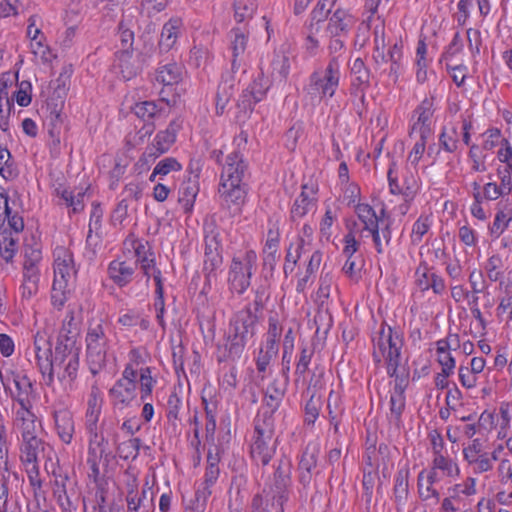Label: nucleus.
Listing matches in <instances>:
<instances>
[{"label":"nucleus","mask_w":512,"mask_h":512,"mask_svg":"<svg viewBox=\"0 0 512 512\" xmlns=\"http://www.w3.org/2000/svg\"><path fill=\"white\" fill-rule=\"evenodd\" d=\"M40 280L39 269H22V283L20 293L23 299H31L38 292Z\"/></svg>","instance_id":"nucleus-38"},{"label":"nucleus","mask_w":512,"mask_h":512,"mask_svg":"<svg viewBox=\"0 0 512 512\" xmlns=\"http://www.w3.org/2000/svg\"><path fill=\"white\" fill-rule=\"evenodd\" d=\"M365 236L373 238L376 249L379 253L383 251L382 243L388 244L391 239L390 226H364Z\"/></svg>","instance_id":"nucleus-53"},{"label":"nucleus","mask_w":512,"mask_h":512,"mask_svg":"<svg viewBox=\"0 0 512 512\" xmlns=\"http://www.w3.org/2000/svg\"><path fill=\"white\" fill-rule=\"evenodd\" d=\"M289 494L277 490L264 489L262 494L253 497L252 512H284V504L288 501Z\"/></svg>","instance_id":"nucleus-19"},{"label":"nucleus","mask_w":512,"mask_h":512,"mask_svg":"<svg viewBox=\"0 0 512 512\" xmlns=\"http://www.w3.org/2000/svg\"><path fill=\"white\" fill-rule=\"evenodd\" d=\"M23 229L24 226H0V255L6 262L14 258Z\"/></svg>","instance_id":"nucleus-22"},{"label":"nucleus","mask_w":512,"mask_h":512,"mask_svg":"<svg viewBox=\"0 0 512 512\" xmlns=\"http://www.w3.org/2000/svg\"><path fill=\"white\" fill-rule=\"evenodd\" d=\"M84 512H121V507L115 503L114 499L109 498L103 488H98L94 499L84 502Z\"/></svg>","instance_id":"nucleus-30"},{"label":"nucleus","mask_w":512,"mask_h":512,"mask_svg":"<svg viewBox=\"0 0 512 512\" xmlns=\"http://www.w3.org/2000/svg\"><path fill=\"white\" fill-rule=\"evenodd\" d=\"M136 271V263L132 259H115L107 268L108 277L119 288H123L132 282Z\"/></svg>","instance_id":"nucleus-20"},{"label":"nucleus","mask_w":512,"mask_h":512,"mask_svg":"<svg viewBox=\"0 0 512 512\" xmlns=\"http://www.w3.org/2000/svg\"><path fill=\"white\" fill-rule=\"evenodd\" d=\"M140 444L139 438H132L120 443L117 449L119 456L125 460L135 459L139 454Z\"/></svg>","instance_id":"nucleus-64"},{"label":"nucleus","mask_w":512,"mask_h":512,"mask_svg":"<svg viewBox=\"0 0 512 512\" xmlns=\"http://www.w3.org/2000/svg\"><path fill=\"white\" fill-rule=\"evenodd\" d=\"M14 384L17 389L16 400L20 407H31L28 397L34 391L32 380L26 374H22L21 376H15Z\"/></svg>","instance_id":"nucleus-46"},{"label":"nucleus","mask_w":512,"mask_h":512,"mask_svg":"<svg viewBox=\"0 0 512 512\" xmlns=\"http://www.w3.org/2000/svg\"><path fill=\"white\" fill-rule=\"evenodd\" d=\"M45 442L39 438L23 439L20 446L21 464H34L39 462V453L44 450Z\"/></svg>","instance_id":"nucleus-35"},{"label":"nucleus","mask_w":512,"mask_h":512,"mask_svg":"<svg viewBox=\"0 0 512 512\" xmlns=\"http://www.w3.org/2000/svg\"><path fill=\"white\" fill-rule=\"evenodd\" d=\"M233 95V85L227 82L222 83L218 87L216 94V113L221 115L224 113L225 108Z\"/></svg>","instance_id":"nucleus-61"},{"label":"nucleus","mask_w":512,"mask_h":512,"mask_svg":"<svg viewBox=\"0 0 512 512\" xmlns=\"http://www.w3.org/2000/svg\"><path fill=\"white\" fill-rule=\"evenodd\" d=\"M259 317L253 313L251 305L233 314L223 345L222 358L236 361L242 356L247 343L256 335Z\"/></svg>","instance_id":"nucleus-1"},{"label":"nucleus","mask_w":512,"mask_h":512,"mask_svg":"<svg viewBox=\"0 0 512 512\" xmlns=\"http://www.w3.org/2000/svg\"><path fill=\"white\" fill-rule=\"evenodd\" d=\"M351 73L353 76L352 85L354 87L361 88L368 85L370 75L362 59L357 58L354 60L351 66Z\"/></svg>","instance_id":"nucleus-58"},{"label":"nucleus","mask_w":512,"mask_h":512,"mask_svg":"<svg viewBox=\"0 0 512 512\" xmlns=\"http://www.w3.org/2000/svg\"><path fill=\"white\" fill-rule=\"evenodd\" d=\"M476 480L472 477L467 478L463 484H455L447 489L451 498L460 500L461 495L471 496L476 493Z\"/></svg>","instance_id":"nucleus-60"},{"label":"nucleus","mask_w":512,"mask_h":512,"mask_svg":"<svg viewBox=\"0 0 512 512\" xmlns=\"http://www.w3.org/2000/svg\"><path fill=\"white\" fill-rule=\"evenodd\" d=\"M127 512H151L154 509V492L144 487L141 493L129 490L126 496Z\"/></svg>","instance_id":"nucleus-25"},{"label":"nucleus","mask_w":512,"mask_h":512,"mask_svg":"<svg viewBox=\"0 0 512 512\" xmlns=\"http://www.w3.org/2000/svg\"><path fill=\"white\" fill-rule=\"evenodd\" d=\"M427 57V45L423 40H419L415 53V74L417 82L424 83L427 80V70L431 63Z\"/></svg>","instance_id":"nucleus-41"},{"label":"nucleus","mask_w":512,"mask_h":512,"mask_svg":"<svg viewBox=\"0 0 512 512\" xmlns=\"http://www.w3.org/2000/svg\"><path fill=\"white\" fill-rule=\"evenodd\" d=\"M30 408L31 407H25L17 411L22 440L37 437L35 415L31 412Z\"/></svg>","instance_id":"nucleus-44"},{"label":"nucleus","mask_w":512,"mask_h":512,"mask_svg":"<svg viewBox=\"0 0 512 512\" xmlns=\"http://www.w3.org/2000/svg\"><path fill=\"white\" fill-rule=\"evenodd\" d=\"M182 79V68L176 63L160 66L156 72V80L163 85H174Z\"/></svg>","instance_id":"nucleus-45"},{"label":"nucleus","mask_w":512,"mask_h":512,"mask_svg":"<svg viewBox=\"0 0 512 512\" xmlns=\"http://www.w3.org/2000/svg\"><path fill=\"white\" fill-rule=\"evenodd\" d=\"M199 192L197 177H189L179 188V203L186 213H190L194 207Z\"/></svg>","instance_id":"nucleus-33"},{"label":"nucleus","mask_w":512,"mask_h":512,"mask_svg":"<svg viewBox=\"0 0 512 512\" xmlns=\"http://www.w3.org/2000/svg\"><path fill=\"white\" fill-rule=\"evenodd\" d=\"M319 186L312 179L303 183L301 192L295 199L291 208V217L293 221H301L307 214L313 213L318 201Z\"/></svg>","instance_id":"nucleus-15"},{"label":"nucleus","mask_w":512,"mask_h":512,"mask_svg":"<svg viewBox=\"0 0 512 512\" xmlns=\"http://www.w3.org/2000/svg\"><path fill=\"white\" fill-rule=\"evenodd\" d=\"M132 53L133 51L130 50L120 51L117 53L113 65L115 73L119 74L125 81L132 79L138 73V67L134 64Z\"/></svg>","instance_id":"nucleus-34"},{"label":"nucleus","mask_w":512,"mask_h":512,"mask_svg":"<svg viewBox=\"0 0 512 512\" xmlns=\"http://www.w3.org/2000/svg\"><path fill=\"white\" fill-rule=\"evenodd\" d=\"M373 60L378 68L388 63L389 60L401 59L402 49L397 43H395L386 53V42L384 29L378 27L374 30V51Z\"/></svg>","instance_id":"nucleus-21"},{"label":"nucleus","mask_w":512,"mask_h":512,"mask_svg":"<svg viewBox=\"0 0 512 512\" xmlns=\"http://www.w3.org/2000/svg\"><path fill=\"white\" fill-rule=\"evenodd\" d=\"M429 136V134H415L413 136L416 137V141L408 154V161L412 165H417L423 157L426 149V142Z\"/></svg>","instance_id":"nucleus-62"},{"label":"nucleus","mask_w":512,"mask_h":512,"mask_svg":"<svg viewBox=\"0 0 512 512\" xmlns=\"http://www.w3.org/2000/svg\"><path fill=\"white\" fill-rule=\"evenodd\" d=\"M180 127V122L173 120L166 129L158 131L152 142L147 145L140 160L149 163L167 153L175 143Z\"/></svg>","instance_id":"nucleus-12"},{"label":"nucleus","mask_w":512,"mask_h":512,"mask_svg":"<svg viewBox=\"0 0 512 512\" xmlns=\"http://www.w3.org/2000/svg\"><path fill=\"white\" fill-rule=\"evenodd\" d=\"M182 29V21L178 18H172L166 22L162 28L158 42L159 49L168 52L173 49L178 41Z\"/></svg>","instance_id":"nucleus-29"},{"label":"nucleus","mask_w":512,"mask_h":512,"mask_svg":"<svg viewBox=\"0 0 512 512\" xmlns=\"http://www.w3.org/2000/svg\"><path fill=\"white\" fill-rule=\"evenodd\" d=\"M228 39L232 53V68L238 69L247 49L249 36L240 28H234L229 32Z\"/></svg>","instance_id":"nucleus-27"},{"label":"nucleus","mask_w":512,"mask_h":512,"mask_svg":"<svg viewBox=\"0 0 512 512\" xmlns=\"http://www.w3.org/2000/svg\"><path fill=\"white\" fill-rule=\"evenodd\" d=\"M257 9V0H235L234 17L239 23L251 19Z\"/></svg>","instance_id":"nucleus-56"},{"label":"nucleus","mask_w":512,"mask_h":512,"mask_svg":"<svg viewBox=\"0 0 512 512\" xmlns=\"http://www.w3.org/2000/svg\"><path fill=\"white\" fill-rule=\"evenodd\" d=\"M282 331L283 327L279 323L278 318L276 316H270L268 319V330L265 334V342L262 347L278 352Z\"/></svg>","instance_id":"nucleus-47"},{"label":"nucleus","mask_w":512,"mask_h":512,"mask_svg":"<svg viewBox=\"0 0 512 512\" xmlns=\"http://www.w3.org/2000/svg\"><path fill=\"white\" fill-rule=\"evenodd\" d=\"M320 455V446L317 443H308L303 450L298 463V479L303 487L311 484L314 475H318V460Z\"/></svg>","instance_id":"nucleus-16"},{"label":"nucleus","mask_w":512,"mask_h":512,"mask_svg":"<svg viewBox=\"0 0 512 512\" xmlns=\"http://www.w3.org/2000/svg\"><path fill=\"white\" fill-rule=\"evenodd\" d=\"M373 342L375 348L373 352L374 362L379 364L382 357L385 358L388 375L398 378L397 369L400 365L401 349L403 346L402 334L391 326L386 325V323H382L378 337L374 338Z\"/></svg>","instance_id":"nucleus-5"},{"label":"nucleus","mask_w":512,"mask_h":512,"mask_svg":"<svg viewBox=\"0 0 512 512\" xmlns=\"http://www.w3.org/2000/svg\"><path fill=\"white\" fill-rule=\"evenodd\" d=\"M137 383H130L129 381H116L112 388L109 390V396L114 406H129L136 398Z\"/></svg>","instance_id":"nucleus-26"},{"label":"nucleus","mask_w":512,"mask_h":512,"mask_svg":"<svg viewBox=\"0 0 512 512\" xmlns=\"http://www.w3.org/2000/svg\"><path fill=\"white\" fill-rule=\"evenodd\" d=\"M341 64L338 57H332L326 68L314 71L304 87L306 97L313 103L332 98L340 83Z\"/></svg>","instance_id":"nucleus-4"},{"label":"nucleus","mask_w":512,"mask_h":512,"mask_svg":"<svg viewBox=\"0 0 512 512\" xmlns=\"http://www.w3.org/2000/svg\"><path fill=\"white\" fill-rule=\"evenodd\" d=\"M488 153L479 145L473 144L468 153V164L474 172L483 173L487 171Z\"/></svg>","instance_id":"nucleus-51"},{"label":"nucleus","mask_w":512,"mask_h":512,"mask_svg":"<svg viewBox=\"0 0 512 512\" xmlns=\"http://www.w3.org/2000/svg\"><path fill=\"white\" fill-rule=\"evenodd\" d=\"M85 425L89 442L87 456V464L91 470L89 477H92L94 480H96L100 474L99 463L104 455H106L108 441L102 433L98 432L97 424H93L91 426L89 424Z\"/></svg>","instance_id":"nucleus-13"},{"label":"nucleus","mask_w":512,"mask_h":512,"mask_svg":"<svg viewBox=\"0 0 512 512\" xmlns=\"http://www.w3.org/2000/svg\"><path fill=\"white\" fill-rule=\"evenodd\" d=\"M418 495L422 501L431 505H436L440 501V493L435 488V484L424 480V471H421L417 477Z\"/></svg>","instance_id":"nucleus-49"},{"label":"nucleus","mask_w":512,"mask_h":512,"mask_svg":"<svg viewBox=\"0 0 512 512\" xmlns=\"http://www.w3.org/2000/svg\"><path fill=\"white\" fill-rule=\"evenodd\" d=\"M29 51L37 64H47L52 61L54 55L47 43L46 36L29 42Z\"/></svg>","instance_id":"nucleus-43"},{"label":"nucleus","mask_w":512,"mask_h":512,"mask_svg":"<svg viewBox=\"0 0 512 512\" xmlns=\"http://www.w3.org/2000/svg\"><path fill=\"white\" fill-rule=\"evenodd\" d=\"M391 210L392 208H390L388 205L381 204L379 208L381 215L378 216L376 211L370 205L363 203L358 204L355 211L362 224H378V222L384 220L392 222L388 219Z\"/></svg>","instance_id":"nucleus-37"},{"label":"nucleus","mask_w":512,"mask_h":512,"mask_svg":"<svg viewBox=\"0 0 512 512\" xmlns=\"http://www.w3.org/2000/svg\"><path fill=\"white\" fill-rule=\"evenodd\" d=\"M354 23L353 17L345 10L338 9L330 17L327 25V33L330 37H343Z\"/></svg>","instance_id":"nucleus-31"},{"label":"nucleus","mask_w":512,"mask_h":512,"mask_svg":"<svg viewBox=\"0 0 512 512\" xmlns=\"http://www.w3.org/2000/svg\"><path fill=\"white\" fill-rule=\"evenodd\" d=\"M431 464L434 466V469L439 470L445 477L454 479L460 474L458 464L443 453L436 452V456L433 457Z\"/></svg>","instance_id":"nucleus-48"},{"label":"nucleus","mask_w":512,"mask_h":512,"mask_svg":"<svg viewBox=\"0 0 512 512\" xmlns=\"http://www.w3.org/2000/svg\"><path fill=\"white\" fill-rule=\"evenodd\" d=\"M394 498L398 505H404L409 494V469L401 468L397 471L394 480Z\"/></svg>","instance_id":"nucleus-42"},{"label":"nucleus","mask_w":512,"mask_h":512,"mask_svg":"<svg viewBox=\"0 0 512 512\" xmlns=\"http://www.w3.org/2000/svg\"><path fill=\"white\" fill-rule=\"evenodd\" d=\"M53 416L58 437L63 443L70 444L75 432L72 413L66 409H61L55 411Z\"/></svg>","instance_id":"nucleus-28"},{"label":"nucleus","mask_w":512,"mask_h":512,"mask_svg":"<svg viewBox=\"0 0 512 512\" xmlns=\"http://www.w3.org/2000/svg\"><path fill=\"white\" fill-rule=\"evenodd\" d=\"M17 74L10 73L2 74L0 76V130L6 131L8 127V117L12 107V100L10 98V90ZM0 175L4 179L14 177L13 164L11 162L10 152L6 148L0 147Z\"/></svg>","instance_id":"nucleus-8"},{"label":"nucleus","mask_w":512,"mask_h":512,"mask_svg":"<svg viewBox=\"0 0 512 512\" xmlns=\"http://www.w3.org/2000/svg\"><path fill=\"white\" fill-rule=\"evenodd\" d=\"M482 143L479 145L481 148H483L486 152L492 151L493 149H498L501 147L503 142L506 140L505 137H503L502 132L498 128H489L485 132L481 134Z\"/></svg>","instance_id":"nucleus-57"},{"label":"nucleus","mask_w":512,"mask_h":512,"mask_svg":"<svg viewBox=\"0 0 512 512\" xmlns=\"http://www.w3.org/2000/svg\"><path fill=\"white\" fill-rule=\"evenodd\" d=\"M79 366V358H70V360L64 361L63 363H55L57 378L65 388H73L74 382L78 376Z\"/></svg>","instance_id":"nucleus-32"},{"label":"nucleus","mask_w":512,"mask_h":512,"mask_svg":"<svg viewBox=\"0 0 512 512\" xmlns=\"http://www.w3.org/2000/svg\"><path fill=\"white\" fill-rule=\"evenodd\" d=\"M54 280L53 283L61 288L73 286L76 269L73 254L63 246H57L54 250Z\"/></svg>","instance_id":"nucleus-14"},{"label":"nucleus","mask_w":512,"mask_h":512,"mask_svg":"<svg viewBox=\"0 0 512 512\" xmlns=\"http://www.w3.org/2000/svg\"><path fill=\"white\" fill-rule=\"evenodd\" d=\"M396 164L392 162L388 169V182L390 192L395 196L391 200L395 205L392 207L388 219L392 222H401L402 217L407 214L410 204L418 193L419 185L415 177L406 178L403 186H400L395 174Z\"/></svg>","instance_id":"nucleus-7"},{"label":"nucleus","mask_w":512,"mask_h":512,"mask_svg":"<svg viewBox=\"0 0 512 512\" xmlns=\"http://www.w3.org/2000/svg\"><path fill=\"white\" fill-rule=\"evenodd\" d=\"M205 259L203 264V273L207 282L216 279L217 271L221 269L223 258L221 251L205 248Z\"/></svg>","instance_id":"nucleus-39"},{"label":"nucleus","mask_w":512,"mask_h":512,"mask_svg":"<svg viewBox=\"0 0 512 512\" xmlns=\"http://www.w3.org/2000/svg\"><path fill=\"white\" fill-rule=\"evenodd\" d=\"M109 328L102 323L91 324L88 327L86 343V361L93 375L100 373L107 364L110 348Z\"/></svg>","instance_id":"nucleus-6"},{"label":"nucleus","mask_w":512,"mask_h":512,"mask_svg":"<svg viewBox=\"0 0 512 512\" xmlns=\"http://www.w3.org/2000/svg\"><path fill=\"white\" fill-rule=\"evenodd\" d=\"M273 482L270 490H277L281 493L289 494L291 486V468L292 463L289 457L281 455L274 464Z\"/></svg>","instance_id":"nucleus-23"},{"label":"nucleus","mask_w":512,"mask_h":512,"mask_svg":"<svg viewBox=\"0 0 512 512\" xmlns=\"http://www.w3.org/2000/svg\"><path fill=\"white\" fill-rule=\"evenodd\" d=\"M246 170L244 159L238 153L227 156L221 173L219 194L232 214H238L246 199V189L242 178Z\"/></svg>","instance_id":"nucleus-2"},{"label":"nucleus","mask_w":512,"mask_h":512,"mask_svg":"<svg viewBox=\"0 0 512 512\" xmlns=\"http://www.w3.org/2000/svg\"><path fill=\"white\" fill-rule=\"evenodd\" d=\"M435 99L425 98L414 110L411 118L410 136L415 134L431 135L430 123L435 112Z\"/></svg>","instance_id":"nucleus-18"},{"label":"nucleus","mask_w":512,"mask_h":512,"mask_svg":"<svg viewBox=\"0 0 512 512\" xmlns=\"http://www.w3.org/2000/svg\"><path fill=\"white\" fill-rule=\"evenodd\" d=\"M33 346L36 364L42 375L43 382L46 386L52 387L54 384V374L50 338L45 332L38 331L34 335Z\"/></svg>","instance_id":"nucleus-11"},{"label":"nucleus","mask_w":512,"mask_h":512,"mask_svg":"<svg viewBox=\"0 0 512 512\" xmlns=\"http://www.w3.org/2000/svg\"><path fill=\"white\" fill-rule=\"evenodd\" d=\"M98 394V388L93 386L85 415V424H89L90 426L98 423L99 416L101 414V399Z\"/></svg>","instance_id":"nucleus-55"},{"label":"nucleus","mask_w":512,"mask_h":512,"mask_svg":"<svg viewBox=\"0 0 512 512\" xmlns=\"http://www.w3.org/2000/svg\"><path fill=\"white\" fill-rule=\"evenodd\" d=\"M256 261L257 255L253 250L233 258L228 279L232 290L242 294L249 287Z\"/></svg>","instance_id":"nucleus-10"},{"label":"nucleus","mask_w":512,"mask_h":512,"mask_svg":"<svg viewBox=\"0 0 512 512\" xmlns=\"http://www.w3.org/2000/svg\"><path fill=\"white\" fill-rule=\"evenodd\" d=\"M13 99L21 107H27L32 101V84L29 81H21L17 84Z\"/></svg>","instance_id":"nucleus-63"},{"label":"nucleus","mask_w":512,"mask_h":512,"mask_svg":"<svg viewBox=\"0 0 512 512\" xmlns=\"http://www.w3.org/2000/svg\"><path fill=\"white\" fill-rule=\"evenodd\" d=\"M288 380H278L274 379L266 388L264 403L266 409L263 410L260 414H269L271 413V418H274V413L278 410L281 405V402L285 396L287 390Z\"/></svg>","instance_id":"nucleus-24"},{"label":"nucleus","mask_w":512,"mask_h":512,"mask_svg":"<svg viewBox=\"0 0 512 512\" xmlns=\"http://www.w3.org/2000/svg\"><path fill=\"white\" fill-rule=\"evenodd\" d=\"M182 170V164L174 157H166L160 160L153 169L152 174L149 177L150 181H155L157 176L162 179L172 172H178Z\"/></svg>","instance_id":"nucleus-52"},{"label":"nucleus","mask_w":512,"mask_h":512,"mask_svg":"<svg viewBox=\"0 0 512 512\" xmlns=\"http://www.w3.org/2000/svg\"><path fill=\"white\" fill-rule=\"evenodd\" d=\"M450 350V341L436 342L437 361L446 376H451L456 366L455 358L451 355Z\"/></svg>","instance_id":"nucleus-40"},{"label":"nucleus","mask_w":512,"mask_h":512,"mask_svg":"<svg viewBox=\"0 0 512 512\" xmlns=\"http://www.w3.org/2000/svg\"><path fill=\"white\" fill-rule=\"evenodd\" d=\"M131 244L134 250L135 259L132 262L136 263V267L140 265L144 276L146 277V284L149 282L150 277L155 280L156 272H161L156 267L155 254L149 246L148 242L143 243L138 239H127L125 245Z\"/></svg>","instance_id":"nucleus-17"},{"label":"nucleus","mask_w":512,"mask_h":512,"mask_svg":"<svg viewBox=\"0 0 512 512\" xmlns=\"http://www.w3.org/2000/svg\"><path fill=\"white\" fill-rule=\"evenodd\" d=\"M74 321V312L69 311L65 317L62 328L59 331L54 353L52 352L53 374L55 375V363L79 358L80 349L77 346V332L71 329Z\"/></svg>","instance_id":"nucleus-9"},{"label":"nucleus","mask_w":512,"mask_h":512,"mask_svg":"<svg viewBox=\"0 0 512 512\" xmlns=\"http://www.w3.org/2000/svg\"><path fill=\"white\" fill-rule=\"evenodd\" d=\"M54 488H53V494L57 499V503L61 508L66 510V506L70 505V500L67 495V489L66 484L69 480V477L66 473H62L61 470L58 472L54 471Z\"/></svg>","instance_id":"nucleus-50"},{"label":"nucleus","mask_w":512,"mask_h":512,"mask_svg":"<svg viewBox=\"0 0 512 512\" xmlns=\"http://www.w3.org/2000/svg\"><path fill=\"white\" fill-rule=\"evenodd\" d=\"M460 139V132L458 127L452 125L451 127H444L440 137V146L446 152L452 153L457 150Z\"/></svg>","instance_id":"nucleus-54"},{"label":"nucleus","mask_w":512,"mask_h":512,"mask_svg":"<svg viewBox=\"0 0 512 512\" xmlns=\"http://www.w3.org/2000/svg\"><path fill=\"white\" fill-rule=\"evenodd\" d=\"M416 275V283L421 291L432 289L435 294H441L445 290L446 286L443 278L435 273H429L426 267L423 269L419 267L416 270Z\"/></svg>","instance_id":"nucleus-36"},{"label":"nucleus","mask_w":512,"mask_h":512,"mask_svg":"<svg viewBox=\"0 0 512 512\" xmlns=\"http://www.w3.org/2000/svg\"><path fill=\"white\" fill-rule=\"evenodd\" d=\"M267 92V85L264 79L258 78L255 79L248 89L246 90L244 97H250L248 99L249 105H255L256 103L262 101Z\"/></svg>","instance_id":"nucleus-59"},{"label":"nucleus","mask_w":512,"mask_h":512,"mask_svg":"<svg viewBox=\"0 0 512 512\" xmlns=\"http://www.w3.org/2000/svg\"><path fill=\"white\" fill-rule=\"evenodd\" d=\"M275 420L269 414H258L254 420V435L250 454L257 465L267 466L276 453Z\"/></svg>","instance_id":"nucleus-3"}]
</instances>
